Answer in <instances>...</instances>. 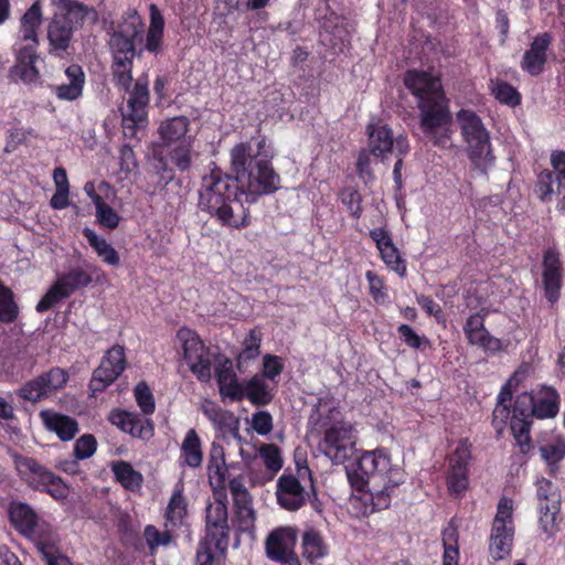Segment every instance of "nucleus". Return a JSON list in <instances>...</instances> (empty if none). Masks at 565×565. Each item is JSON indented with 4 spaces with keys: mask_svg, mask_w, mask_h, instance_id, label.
<instances>
[{
    "mask_svg": "<svg viewBox=\"0 0 565 565\" xmlns=\"http://www.w3.org/2000/svg\"><path fill=\"white\" fill-rule=\"evenodd\" d=\"M92 282V276L82 268H75L60 276L55 284L47 290L38 302L36 310L44 312L70 297L76 289L86 287Z\"/></svg>",
    "mask_w": 565,
    "mask_h": 565,
    "instance_id": "obj_14",
    "label": "nucleus"
},
{
    "mask_svg": "<svg viewBox=\"0 0 565 565\" xmlns=\"http://www.w3.org/2000/svg\"><path fill=\"white\" fill-rule=\"evenodd\" d=\"M540 452L544 461L550 467V472L554 473L556 463L565 457V441L557 439L554 443L540 447Z\"/></svg>",
    "mask_w": 565,
    "mask_h": 565,
    "instance_id": "obj_50",
    "label": "nucleus"
},
{
    "mask_svg": "<svg viewBox=\"0 0 565 565\" xmlns=\"http://www.w3.org/2000/svg\"><path fill=\"white\" fill-rule=\"evenodd\" d=\"M532 395L535 417L543 419L556 416L559 396L553 387L543 386Z\"/></svg>",
    "mask_w": 565,
    "mask_h": 565,
    "instance_id": "obj_32",
    "label": "nucleus"
},
{
    "mask_svg": "<svg viewBox=\"0 0 565 565\" xmlns=\"http://www.w3.org/2000/svg\"><path fill=\"white\" fill-rule=\"evenodd\" d=\"M533 416V395L526 392L518 395L512 408L511 419H531Z\"/></svg>",
    "mask_w": 565,
    "mask_h": 565,
    "instance_id": "obj_56",
    "label": "nucleus"
},
{
    "mask_svg": "<svg viewBox=\"0 0 565 565\" xmlns=\"http://www.w3.org/2000/svg\"><path fill=\"white\" fill-rule=\"evenodd\" d=\"M134 393L141 412L151 415L154 412L156 404L149 386L145 382H140L136 385Z\"/></svg>",
    "mask_w": 565,
    "mask_h": 565,
    "instance_id": "obj_60",
    "label": "nucleus"
},
{
    "mask_svg": "<svg viewBox=\"0 0 565 565\" xmlns=\"http://www.w3.org/2000/svg\"><path fill=\"white\" fill-rule=\"evenodd\" d=\"M543 280L545 285L546 297L551 302H554L558 298V290L561 288L562 274H561V260L558 253L548 248L543 258Z\"/></svg>",
    "mask_w": 565,
    "mask_h": 565,
    "instance_id": "obj_25",
    "label": "nucleus"
},
{
    "mask_svg": "<svg viewBox=\"0 0 565 565\" xmlns=\"http://www.w3.org/2000/svg\"><path fill=\"white\" fill-rule=\"evenodd\" d=\"M202 412L217 430H225L236 424L232 412L221 408L212 401L206 399L203 402Z\"/></svg>",
    "mask_w": 565,
    "mask_h": 565,
    "instance_id": "obj_40",
    "label": "nucleus"
},
{
    "mask_svg": "<svg viewBox=\"0 0 565 565\" xmlns=\"http://www.w3.org/2000/svg\"><path fill=\"white\" fill-rule=\"evenodd\" d=\"M405 86L417 98V106L422 114V106L430 108L447 104L440 78L437 74L427 71H408L404 75Z\"/></svg>",
    "mask_w": 565,
    "mask_h": 565,
    "instance_id": "obj_11",
    "label": "nucleus"
},
{
    "mask_svg": "<svg viewBox=\"0 0 565 565\" xmlns=\"http://www.w3.org/2000/svg\"><path fill=\"white\" fill-rule=\"evenodd\" d=\"M347 477L354 491L350 510L356 516H367L391 505L406 475L399 465L392 462L386 449L377 448L363 451L347 467Z\"/></svg>",
    "mask_w": 565,
    "mask_h": 565,
    "instance_id": "obj_1",
    "label": "nucleus"
},
{
    "mask_svg": "<svg viewBox=\"0 0 565 565\" xmlns=\"http://www.w3.org/2000/svg\"><path fill=\"white\" fill-rule=\"evenodd\" d=\"M514 537L490 535L489 552L493 559L501 561L510 556Z\"/></svg>",
    "mask_w": 565,
    "mask_h": 565,
    "instance_id": "obj_55",
    "label": "nucleus"
},
{
    "mask_svg": "<svg viewBox=\"0 0 565 565\" xmlns=\"http://www.w3.org/2000/svg\"><path fill=\"white\" fill-rule=\"evenodd\" d=\"M38 29L21 25L20 38L15 44V50L38 51Z\"/></svg>",
    "mask_w": 565,
    "mask_h": 565,
    "instance_id": "obj_63",
    "label": "nucleus"
},
{
    "mask_svg": "<svg viewBox=\"0 0 565 565\" xmlns=\"http://www.w3.org/2000/svg\"><path fill=\"white\" fill-rule=\"evenodd\" d=\"M451 126L452 118L448 103L433 108L427 105L422 106L420 127L434 146L444 150L454 148Z\"/></svg>",
    "mask_w": 565,
    "mask_h": 565,
    "instance_id": "obj_10",
    "label": "nucleus"
},
{
    "mask_svg": "<svg viewBox=\"0 0 565 565\" xmlns=\"http://www.w3.org/2000/svg\"><path fill=\"white\" fill-rule=\"evenodd\" d=\"M132 61L128 58H113L111 74L115 85L129 93L127 105L122 107V130L128 138L136 136L137 130L147 125V106L149 103V82L146 75L137 78L132 89Z\"/></svg>",
    "mask_w": 565,
    "mask_h": 565,
    "instance_id": "obj_5",
    "label": "nucleus"
},
{
    "mask_svg": "<svg viewBox=\"0 0 565 565\" xmlns=\"http://www.w3.org/2000/svg\"><path fill=\"white\" fill-rule=\"evenodd\" d=\"M489 87L494 98L501 104L515 107L521 103L520 93L507 82L491 79Z\"/></svg>",
    "mask_w": 565,
    "mask_h": 565,
    "instance_id": "obj_43",
    "label": "nucleus"
},
{
    "mask_svg": "<svg viewBox=\"0 0 565 565\" xmlns=\"http://www.w3.org/2000/svg\"><path fill=\"white\" fill-rule=\"evenodd\" d=\"M188 514V503L184 497V482L179 480L166 510L167 524L180 526Z\"/></svg>",
    "mask_w": 565,
    "mask_h": 565,
    "instance_id": "obj_33",
    "label": "nucleus"
},
{
    "mask_svg": "<svg viewBox=\"0 0 565 565\" xmlns=\"http://www.w3.org/2000/svg\"><path fill=\"white\" fill-rule=\"evenodd\" d=\"M111 470L122 487L128 490H136L141 487L142 475L136 471L132 466L126 461H116L111 466Z\"/></svg>",
    "mask_w": 565,
    "mask_h": 565,
    "instance_id": "obj_42",
    "label": "nucleus"
},
{
    "mask_svg": "<svg viewBox=\"0 0 565 565\" xmlns=\"http://www.w3.org/2000/svg\"><path fill=\"white\" fill-rule=\"evenodd\" d=\"M116 33L134 40H141L143 34L141 17L136 11L128 12L118 25Z\"/></svg>",
    "mask_w": 565,
    "mask_h": 565,
    "instance_id": "obj_47",
    "label": "nucleus"
},
{
    "mask_svg": "<svg viewBox=\"0 0 565 565\" xmlns=\"http://www.w3.org/2000/svg\"><path fill=\"white\" fill-rule=\"evenodd\" d=\"M490 535L514 537L513 501L511 499L502 498L499 501Z\"/></svg>",
    "mask_w": 565,
    "mask_h": 565,
    "instance_id": "obj_31",
    "label": "nucleus"
},
{
    "mask_svg": "<svg viewBox=\"0 0 565 565\" xmlns=\"http://www.w3.org/2000/svg\"><path fill=\"white\" fill-rule=\"evenodd\" d=\"M340 412L330 397L319 398L310 417L311 431L323 434L321 451L334 463L341 465L355 451L354 427L349 422L339 419Z\"/></svg>",
    "mask_w": 565,
    "mask_h": 565,
    "instance_id": "obj_4",
    "label": "nucleus"
},
{
    "mask_svg": "<svg viewBox=\"0 0 565 565\" xmlns=\"http://www.w3.org/2000/svg\"><path fill=\"white\" fill-rule=\"evenodd\" d=\"M177 339L182 348L183 359L191 372L201 382H209L212 377V354L198 333L189 328H181Z\"/></svg>",
    "mask_w": 565,
    "mask_h": 565,
    "instance_id": "obj_9",
    "label": "nucleus"
},
{
    "mask_svg": "<svg viewBox=\"0 0 565 565\" xmlns=\"http://www.w3.org/2000/svg\"><path fill=\"white\" fill-rule=\"evenodd\" d=\"M14 465L20 478L32 489L46 492L57 501L68 495L67 484L34 458L15 456Z\"/></svg>",
    "mask_w": 565,
    "mask_h": 565,
    "instance_id": "obj_8",
    "label": "nucleus"
},
{
    "mask_svg": "<svg viewBox=\"0 0 565 565\" xmlns=\"http://www.w3.org/2000/svg\"><path fill=\"white\" fill-rule=\"evenodd\" d=\"M297 542V530L291 526L274 530L266 540L267 556L285 565H299L294 553Z\"/></svg>",
    "mask_w": 565,
    "mask_h": 565,
    "instance_id": "obj_18",
    "label": "nucleus"
},
{
    "mask_svg": "<svg viewBox=\"0 0 565 565\" xmlns=\"http://www.w3.org/2000/svg\"><path fill=\"white\" fill-rule=\"evenodd\" d=\"M15 64L10 70V78L29 85L38 84L40 82V71L38 67L40 56L38 52L32 50H15Z\"/></svg>",
    "mask_w": 565,
    "mask_h": 565,
    "instance_id": "obj_21",
    "label": "nucleus"
},
{
    "mask_svg": "<svg viewBox=\"0 0 565 565\" xmlns=\"http://www.w3.org/2000/svg\"><path fill=\"white\" fill-rule=\"evenodd\" d=\"M537 504L559 503L561 493L555 483L546 478L536 480Z\"/></svg>",
    "mask_w": 565,
    "mask_h": 565,
    "instance_id": "obj_52",
    "label": "nucleus"
},
{
    "mask_svg": "<svg viewBox=\"0 0 565 565\" xmlns=\"http://www.w3.org/2000/svg\"><path fill=\"white\" fill-rule=\"evenodd\" d=\"M551 42L552 36L546 32L537 34L533 39L530 49L525 51L521 62V67L524 72L532 76H537L543 72L547 61L546 51Z\"/></svg>",
    "mask_w": 565,
    "mask_h": 565,
    "instance_id": "obj_22",
    "label": "nucleus"
},
{
    "mask_svg": "<svg viewBox=\"0 0 565 565\" xmlns=\"http://www.w3.org/2000/svg\"><path fill=\"white\" fill-rule=\"evenodd\" d=\"M399 339L412 349H425L430 342L425 335H419L411 326L401 324L397 328Z\"/></svg>",
    "mask_w": 565,
    "mask_h": 565,
    "instance_id": "obj_57",
    "label": "nucleus"
},
{
    "mask_svg": "<svg viewBox=\"0 0 565 565\" xmlns=\"http://www.w3.org/2000/svg\"><path fill=\"white\" fill-rule=\"evenodd\" d=\"M9 518L13 526L24 536H34L38 532V515L33 509L23 502H11Z\"/></svg>",
    "mask_w": 565,
    "mask_h": 565,
    "instance_id": "obj_27",
    "label": "nucleus"
},
{
    "mask_svg": "<svg viewBox=\"0 0 565 565\" xmlns=\"http://www.w3.org/2000/svg\"><path fill=\"white\" fill-rule=\"evenodd\" d=\"M509 383L504 385L499 393L498 396V404L495 408L493 409V422H502L504 423L510 417V409L507 406V402L511 401L512 398V392L509 388Z\"/></svg>",
    "mask_w": 565,
    "mask_h": 565,
    "instance_id": "obj_62",
    "label": "nucleus"
},
{
    "mask_svg": "<svg viewBox=\"0 0 565 565\" xmlns=\"http://www.w3.org/2000/svg\"><path fill=\"white\" fill-rule=\"evenodd\" d=\"M273 390L274 386L260 375L253 376L244 382L243 385L244 397L255 405H266L270 403L273 399Z\"/></svg>",
    "mask_w": 565,
    "mask_h": 565,
    "instance_id": "obj_35",
    "label": "nucleus"
},
{
    "mask_svg": "<svg viewBox=\"0 0 565 565\" xmlns=\"http://www.w3.org/2000/svg\"><path fill=\"white\" fill-rule=\"evenodd\" d=\"M135 41L134 39L114 32L109 41L113 58L134 60Z\"/></svg>",
    "mask_w": 565,
    "mask_h": 565,
    "instance_id": "obj_48",
    "label": "nucleus"
},
{
    "mask_svg": "<svg viewBox=\"0 0 565 565\" xmlns=\"http://www.w3.org/2000/svg\"><path fill=\"white\" fill-rule=\"evenodd\" d=\"M278 504L288 511L299 510L307 501L305 486L298 477L292 475H281L277 481L276 490Z\"/></svg>",
    "mask_w": 565,
    "mask_h": 565,
    "instance_id": "obj_20",
    "label": "nucleus"
},
{
    "mask_svg": "<svg viewBox=\"0 0 565 565\" xmlns=\"http://www.w3.org/2000/svg\"><path fill=\"white\" fill-rule=\"evenodd\" d=\"M273 151L263 138L252 145L242 142L231 150L232 170L245 202L253 203L260 195L271 194L280 186V178L274 171Z\"/></svg>",
    "mask_w": 565,
    "mask_h": 565,
    "instance_id": "obj_2",
    "label": "nucleus"
},
{
    "mask_svg": "<svg viewBox=\"0 0 565 565\" xmlns=\"http://www.w3.org/2000/svg\"><path fill=\"white\" fill-rule=\"evenodd\" d=\"M193 139H183L181 143L171 151V160L181 171L189 170L192 163Z\"/></svg>",
    "mask_w": 565,
    "mask_h": 565,
    "instance_id": "obj_53",
    "label": "nucleus"
},
{
    "mask_svg": "<svg viewBox=\"0 0 565 565\" xmlns=\"http://www.w3.org/2000/svg\"><path fill=\"white\" fill-rule=\"evenodd\" d=\"M329 554V545L323 536L315 529L305 531L301 539V555L310 564H316L319 559Z\"/></svg>",
    "mask_w": 565,
    "mask_h": 565,
    "instance_id": "obj_30",
    "label": "nucleus"
},
{
    "mask_svg": "<svg viewBox=\"0 0 565 565\" xmlns=\"http://www.w3.org/2000/svg\"><path fill=\"white\" fill-rule=\"evenodd\" d=\"M66 81L55 85L53 93L61 100L73 102L83 95L85 85V73L77 64H72L65 68Z\"/></svg>",
    "mask_w": 565,
    "mask_h": 565,
    "instance_id": "obj_24",
    "label": "nucleus"
},
{
    "mask_svg": "<svg viewBox=\"0 0 565 565\" xmlns=\"http://www.w3.org/2000/svg\"><path fill=\"white\" fill-rule=\"evenodd\" d=\"M470 344L478 345L484 351L494 353L503 350L502 341L492 337L486 328L477 330L467 337Z\"/></svg>",
    "mask_w": 565,
    "mask_h": 565,
    "instance_id": "obj_51",
    "label": "nucleus"
},
{
    "mask_svg": "<svg viewBox=\"0 0 565 565\" xmlns=\"http://www.w3.org/2000/svg\"><path fill=\"white\" fill-rule=\"evenodd\" d=\"M215 375L220 394L223 397H228L232 401H239L244 398V383L241 384L238 382L237 376L233 371L231 361L225 360L224 363L216 369Z\"/></svg>",
    "mask_w": 565,
    "mask_h": 565,
    "instance_id": "obj_28",
    "label": "nucleus"
},
{
    "mask_svg": "<svg viewBox=\"0 0 565 565\" xmlns=\"http://www.w3.org/2000/svg\"><path fill=\"white\" fill-rule=\"evenodd\" d=\"M367 147L371 154L381 158H387L394 149L397 156H405L409 151V142L406 136H393L391 128L381 122H370L366 126Z\"/></svg>",
    "mask_w": 565,
    "mask_h": 565,
    "instance_id": "obj_13",
    "label": "nucleus"
},
{
    "mask_svg": "<svg viewBox=\"0 0 565 565\" xmlns=\"http://www.w3.org/2000/svg\"><path fill=\"white\" fill-rule=\"evenodd\" d=\"M471 460V444L467 439L456 443L448 457L446 483L452 495L460 497L469 486V462Z\"/></svg>",
    "mask_w": 565,
    "mask_h": 565,
    "instance_id": "obj_12",
    "label": "nucleus"
},
{
    "mask_svg": "<svg viewBox=\"0 0 565 565\" xmlns=\"http://www.w3.org/2000/svg\"><path fill=\"white\" fill-rule=\"evenodd\" d=\"M95 209L96 218L102 226L114 230L119 225V214L111 206L105 203L103 199H96Z\"/></svg>",
    "mask_w": 565,
    "mask_h": 565,
    "instance_id": "obj_54",
    "label": "nucleus"
},
{
    "mask_svg": "<svg viewBox=\"0 0 565 565\" xmlns=\"http://www.w3.org/2000/svg\"><path fill=\"white\" fill-rule=\"evenodd\" d=\"M190 121L184 116H178L167 119L159 127V135L166 146L181 143L183 139H193L188 137Z\"/></svg>",
    "mask_w": 565,
    "mask_h": 565,
    "instance_id": "obj_34",
    "label": "nucleus"
},
{
    "mask_svg": "<svg viewBox=\"0 0 565 565\" xmlns=\"http://www.w3.org/2000/svg\"><path fill=\"white\" fill-rule=\"evenodd\" d=\"M84 235L89 245L104 263L110 266H118L120 257L118 252L103 237L89 228L84 230Z\"/></svg>",
    "mask_w": 565,
    "mask_h": 565,
    "instance_id": "obj_39",
    "label": "nucleus"
},
{
    "mask_svg": "<svg viewBox=\"0 0 565 565\" xmlns=\"http://www.w3.org/2000/svg\"><path fill=\"white\" fill-rule=\"evenodd\" d=\"M563 188L554 172L544 170L537 175L534 193L542 202H551L555 194H561Z\"/></svg>",
    "mask_w": 565,
    "mask_h": 565,
    "instance_id": "obj_37",
    "label": "nucleus"
},
{
    "mask_svg": "<svg viewBox=\"0 0 565 565\" xmlns=\"http://www.w3.org/2000/svg\"><path fill=\"white\" fill-rule=\"evenodd\" d=\"M466 153L475 169L486 173L495 161L490 131L482 119L471 109H460L456 114Z\"/></svg>",
    "mask_w": 565,
    "mask_h": 565,
    "instance_id": "obj_7",
    "label": "nucleus"
},
{
    "mask_svg": "<svg viewBox=\"0 0 565 565\" xmlns=\"http://www.w3.org/2000/svg\"><path fill=\"white\" fill-rule=\"evenodd\" d=\"M230 526L227 505L216 499L206 507V535L204 540L213 544L215 552L224 553L228 546Z\"/></svg>",
    "mask_w": 565,
    "mask_h": 565,
    "instance_id": "obj_17",
    "label": "nucleus"
},
{
    "mask_svg": "<svg viewBox=\"0 0 565 565\" xmlns=\"http://www.w3.org/2000/svg\"><path fill=\"white\" fill-rule=\"evenodd\" d=\"M258 456L266 468V480H273L284 465L280 448L274 444H262L258 448Z\"/></svg>",
    "mask_w": 565,
    "mask_h": 565,
    "instance_id": "obj_41",
    "label": "nucleus"
},
{
    "mask_svg": "<svg viewBox=\"0 0 565 565\" xmlns=\"http://www.w3.org/2000/svg\"><path fill=\"white\" fill-rule=\"evenodd\" d=\"M97 447V441L93 435H84L76 440L74 445V455L77 459H87L92 457Z\"/></svg>",
    "mask_w": 565,
    "mask_h": 565,
    "instance_id": "obj_64",
    "label": "nucleus"
},
{
    "mask_svg": "<svg viewBox=\"0 0 565 565\" xmlns=\"http://www.w3.org/2000/svg\"><path fill=\"white\" fill-rule=\"evenodd\" d=\"M213 551L215 548L213 544L209 543V540L201 541L196 552V565H223V553L218 552L220 554L215 555Z\"/></svg>",
    "mask_w": 565,
    "mask_h": 565,
    "instance_id": "obj_58",
    "label": "nucleus"
},
{
    "mask_svg": "<svg viewBox=\"0 0 565 565\" xmlns=\"http://www.w3.org/2000/svg\"><path fill=\"white\" fill-rule=\"evenodd\" d=\"M36 530L38 532L34 536L28 537L35 543L38 550L42 553L43 556H49V554L54 551L55 543V535L52 526L45 521L38 519Z\"/></svg>",
    "mask_w": 565,
    "mask_h": 565,
    "instance_id": "obj_44",
    "label": "nucleus"
},
{
    "mask_svg": "<svg viewBox=\"0 0 565 565\" xmlns=\"http://www.w3.org/2000/svg\"><path fill=\"white\" fill-rule=\"evenodd\" d=\"M150 11V25L147 32L146 39V50L151 53H158L161 47L162 38H163V29H164V19L159 10V8L151 3L149 7Z\"/></svg>",
    "mask_w": 565,
    "mask_h": 565,
    "instance_id": "obj_36",
    "label": "nucleus"
},
{
    "mask_svg": "<svg viewBox=\"0 0 565 565\" xmlns=\"http://www.w3.org/2000/svg\"><path fill=\"white\" fill-rule=\"evenodd\" d=\"M262 343V332L257 329L249 330L245 340L243 341V349L237 356V365L242 367L244 362L254 360L259 355Z\"/></svg>",
    "mask_w": 565,
    "mask_h": 565,
    "instance_id": "obj_45",
    "label": "nucleus"
},
{
    "mask_svg": "<svg viewBox=\"0 0 565 565\" xmlns=\"http://www.w3.org/2000/svg\"><path fill=\"white\" fill-rule=\"evenodd\" d=\"M241 196L243 195L235 177L215 167L202 178L198 205L221 225L243 228L249 223V212Z\"/></svg>",
    "mask_w": 565,
    "mask_h": 565,
    "instance_id": "obj_3",
    "label": "nucleus"
},
{
    "mask_svg": "<svg viewBox=\"0 0 565 565\" xmlns=\"http://www.w3.org/2000/svg\"><path fill=\"white\" fill-rule=\"evenodd\" d=\"M143 536L151 552H154L159 546H167L171 542L169 531H160L154 525H147L143 531Z\"/></svg>",
    "mask_w": 565,
    "mask_h": 565,
    "instance_id": "obj_59",
    "label": "nucleus"
},
{
    "mask_svg": "<svg viewBox=\"0 0 565 565\" xmlns=\"http://www.w3.org/2000/svg\"><path fill=\"white\" fill-rule=\"evenodd\" d=\"M235 516L239 531H249L254 527L256 513L253 508V499H244L234 502Z\"/></svg>",
    "mask_w": 565,
    "mask_h": 565,
    "instance_id": "obj_46",
    "label": "nucleus"
},
{
    "mask_svg": "<svg viewBox=\"0 0 565 565\" xmlns=\"http://www.w3.org/2000/svg\"><path fill=\"white\" fill-rule=\"evenodd\" d=\"M126 369L125 350L121 345L111 347L103 356L100 364L94 371L89 388L95 395L113 384Z\"/></svg>",
    "mask_w": 565,
    "mask_h": 565,
    "instance_id": "obj_16",
    "label": "nucleus"
},
{
    "mask_svg": "<svg viewBox=\"0 0 565 565\" xmlns=\"http://www.w3.org/2000/svg\"><path fill=\"white\" fill-rule=\"evenodd\" d=\"M52 4L55 9L46 30L49 52L63 57L72 47L75 32L93 10L77 0H52Z\"/></svg>",
    "mask_w": 565,
    "mask_h": 565,
    "instance_id": "obj_6",
    "label": "nucleus"
},
{
    "mask_svg": "<svg viewBox=\"0 0 565 565\" xmlns=\"http://www.w3.org/2000/svg\"><path fill=\"white\" fill-rule=\"evenodd\" d=\"M39 416L45 428L55 433L63 441L73 439L78 431L77 422L67 415L52 409H43L40 412Z\"/></svg>",
    "mask_w": 565,
    "mask_h": 565,
    "instance_id": "obj_26",
    "label": "nucleus"
},
{
    "mask_svg": "<svg viewBox=\"0 0 565 565\" xmlns=\"http://www.w3.org/2000/svg\"><path fill=\"white\" fill-rule=\"evenodd\" d=\"M110 420L114 425L132 437L149 439L153 436V425L151 420L141 418L137 414L115 411L110 414Z\"/></svg>",
    "mask_w": 565,
    "mask_h": 565,
    "instance_id": "obj_23",
    "label": "nucleus"
},
{
    "mask_svg": "<svg viewBox=\"0 0 565 565\" xmlns=\"http://www.w3.org/2000/svg\"><path fill=\"white\" fill-rule=\"evenodd\" d=\"M530 424L531 419L519 418L511 419L510 423L511 433L523 454H526L531 448Z\"/></svg>",
    "mask_w": 565,
    "mask_h": 565,
    "instance_id": "obj_49",
    "label": "nucleus"
},
{
    "mask_svg": "<svg viewBox=\"0 0 565 565\" xmlns=\"http://www.w3.org/2000/svg\"><path fill=\"white\" fill-rule=\"evenodd\" d=\"M68 381V373L61 367H52L38 377L26 382L20 390L19 396L35 403L47 398L62 390Z\"/></svg>",
    "mask_w": 565,
    "mask_h": 565,
    "instance_id": "obj_15",
    "label": "nucleus"
},
{
    "mask_svg": "<svg viewBox=\"0 0 565 565\" xmlns=\"http://www.w3.org/2000/svg\"><path fill=\"white\" fill-rule=\"evenodd\" d=\"M202 461L201 439L194 429H189L180 447L179 463L182 467L199 468Z\"/></svg>",
    "mask_w": 565,
    "mask_h": 565,
    "instance_id": "obj_29",
    "label": "nucleus"
},
{
    "mask_svg": "<svg viewBox=\"0 0 565 565\" xmlns=\"http://www.w3.org/2000/svg\"><path fill=\"white\" fill-rule=\"evenodd\" d=\"M370 237L376 244L383 263L398 276L404 277L406 275V263L393 243L390 232L384 227L373 228L370 231Z\"/></svg>",
    "mask_w": 565,
    "mask_h": 565,
    "instance_id": "obj_19",
    "label": "nucleus"
},
{
    "mask_svg": "<svg viewBox=\"0 0 565 565\" xmlns=\"http://www.w3.org/2000/svg\"><path fill=\"white\" fill-rule=\"evenodd\" d=\"M561 502L537 504L539 512V526L541 531L546 535L547 539L553 537L558 531Z\"/></svg>",
    "mask_w": 565,
    "mask_h": 565,
    "instance_id": "obj_38",
    "label": "nucleus"
},
{
    "mask_svg": "<svg viewBox=\"0 0 565 565\" xmlns=\"http://www.w3.org/2000/svg\"><path fill=\"white\" fill-rule=\"evenodd\" d=\"M365 277L373 299L379 303H384L387 300L388 295L385 290L383 279L372 270L366 271Z\"/></svg>",
    "mask_w": 565,
    "mask_h": 565,
    "instance_id": "obj_61",
    "label": "nucleus"
}]
</instances>
